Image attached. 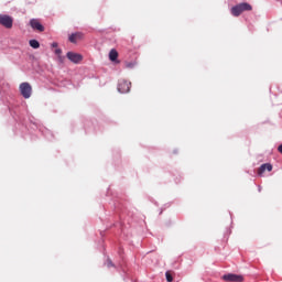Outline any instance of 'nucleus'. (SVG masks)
<instances>
[{
	"mask_svg": "<svg viewBox=\"0 0 282 282\" xmlns=\"http://www.w3.org/2000/svg\"><path fill=\"white\" fill-rule=\"evenodd\" d=\"M251 10H252V7L250 6V3L242 2L231 8V14L232 17H241L243 12H251Z\"/></svg>",
	"mask_w": 282,
	"mask_h": 282,
	"instance_id": "f257e3e1",
	"label": "nucleus"
},
{
	"mask_svg": "<svg viewBox=\"0 0 282 282\" xmlns=\"http://www.w3.org/2000/svg\"><path fill=\"white\" fill-rule=\"evenodd\" d=\"M14 23V20L12 17L7 14H0V25L6 28L7 30H12V25Z\"/></svg>",
	"mask_w": 282,
	"mask_h": 282,
	"instance_id": "f03ea898",
	"label": "nucleus"
},
{
	"mask_svg": "<svg viewBox=\"0 0 282 282\" xmlns=\"http://www.w3.org/2000/svg\"><path fill=\"white\" fill-rule=\"evenodd\" d=\"M118 91H120V94H129L131 91V82L127 79L119 80Z\"/></svg>",
	"mask_w": 282,
	"mask_h": 282,
	"instance_id": "7ed1b4c3",
	"label": "nucleus"
},
{
	"mask_svg": "<svg viewBox=\"0 0 282 282\" xmlns=\"http://www.w3.org/2000/svg\"><path fill=\"white\" fill-rule=\"evenodd\" d=\"M20 91L23 98H30V96H32V86L30 83H22L20 84Z\"/></svg>",
	"mask_w": 282,
	"mask_h": 282,
	"instance_id": "20e7f679",
	"label": "nucleus"
},
{
	"mask_svg": "<svg viewBox=\"0 0 282 282\" xmlns=\"http://www.w3.org/2000/svg\"><path fill=\"white\" fill-rule=\"evenodd\" d=\"M223 280L227 282H243V275L228 273L223 275Z\"/></svg>",
	"mask_w": 282,
	"mask_h": 282,
	"instance_id": "39448f33",
	"label": "nucleus"
},
{
	"mask_svg": "<svg viewBox=\"0 0 282 282\" xmlns=\"http://www.w3.org/2000/svg\"><path fill=\"white\" fill-rule=\"evenodd\" d=\"M68 61H70V63H75L78 64L80 63V61H83V55L78 54V53H74V52H68L66 54Z\"/></svg>",
	"mask_w": 282,
	"mask_h": 282,
	"instance_id": "423d86ee",
	"label": "nucleus"
},
{
	"mask_svg": "<svg viewBox=\"0 0 282 282\" xmlns=\"http://www.w3.org/2000/svg\"><path fill=\"white\" fill-rule=\"evenodd\" d=\"M30 25L32 30H36L37 32H45V26H43V24H41V22L36 19H32L30 21Z\"/></svg>",
	"mask_w": 282,
	"mask_h": 282,
	"instance_id": "0eeeda50",
	"label": "nucleus"
},
{
	"mask_svg": "<svg viewBox=\"0 0 282 282\" xmlns=\"http://www.w3.org/2000/svg\"><path fill=\"white\" fill-rule=\"evenodd\" d=\"M83 36L84 35L80 32L73 33L72 35H69L68 41L70 43H78V41H82Z\"/></svg>",
	"mask_w": 282,
	"mask_h": 282,
	"instance_id": "6e6552de",
	"label": "nucleus"
},
{
	"mask_svg": "<svg viewBox=\"0 0 282 282\" xmlns=\"http://www.w3.org/2000/svg\"><path fill=\"white\" fill-rule=\"evenodd\" d=\"M265 171H269V172L272 171V164L270 163L262 164L258 170V175H263Z\"/></svg>",
	"mask_w": 282,
	"mask_h": 282,
	"instance_id": "1a4fd4ad",
	"label": "nucleus"
},
{
	"mask_svg": "<svg viewBox=\"0 0 282 282\" xmlns=\"http://www.w3.org/2000/svg\"><path fill=\"white\" fill-rule=\"evenodd\" d=\"M109 58H110V61H112V63L118 61V51H116V48H112L109 52Z\"/></svg>",
	"mask_w": 282,
	"mask_h": 282,
	"instance_id": "9d476101",
	"label": "nucleus"
},
{
	"mask_svg": "<svg viewBox=\"0 0 282 282\" xmlns=\"http://www.w3.org/2000/svg\"><path fill=\"white\" fill-rule=\"evenodd\" d=\"M29 45L33 47V50H39L41 47V43L36 40H30Z\"/></svg>",
	"mask_w": 282,
	"mask_h": 282,
	"instance_id": "9b49d317",
	"label": "nucleus"
},
{
	"mask_svg": "<svg viewBox=\"0 0 282 282\" xmlns=\"http://www.w3.org/2000/svg\"><path fill=\"white\" fill-rule=\"evenodd\" d=\"M165 278L167 282H173V273L171 271H166Z\"/></svg>",
	"mask_w": 282,
	"mask_h": 282,
	"instance_id": "f8f14e48",
	"label": "nucleus"
},
{
	"mask_svg": "<svg viewBox=\"0 0 282 282\" xmlns=\"http://www.w3.org/2000/svg\"><path fill=\"white\" fill-rule=\"evenodd\" d=\"M55 54H56L57 57H58V56H62L63 50L56 48V50H55Z\"/></svg>",
	"mask_w": 282,
	"mask_h": 282,
	"instance_id": "ddd939ff",
	"label": "nucleus"
},
{
	"mask_svg": "<svg viewBox=\"0 0 282 282\" xmlns=\"http://www.w3.org/2000/svg\"><path fill=\"white\" fill-rule=\"evenodd\" d=\"M57 58L59 63H65V57L63 55H59Z\"/></svg>",
	"mask_w": 282,
	"mask_h": 282,
	"instance_id": "4468645a",
	"label": "nucleus"
},
{
	"mask_svg": "<svg viewBox=\"0 0 282 282\" xmlns=\"http://www.w3.org/2000/svg\"><path fill=\"white\" fill-rule=\"evenodd\" d=\"M126 67H127L128 69L133 68V63H126Z\"/></svg>",
	"mask_w": 282,
	"mask_h": 282,
	"instance_id": "2eb2a0df",
	"label": "nucleus"
},
{
	"mask_svg": "<svg viewBox=\"0 0 282 282\" xmlns=\"http://www.w3.org/2000/svg\"><path fill=\"white\" fill-rule=\"evenodd\" d=\"M278 151H279V153H281V155H282V144H280V145L278 147Z\"/></svg>",
	"mask_w": 282,
	"mask_h": 282,
	"instance_id": "dca6fc26",
	"label": "nucleus"
},
{
	"mask_svg": "<svg viewBox=\"0 0 282 282\" xmlns=\"http://www.w3.org/2000/svg\"><path fill=\"white\" fill-rule=\"evenodd\" d=\"M108 268H111V265H113V263L111 262V260H108Z\"/></svg>",
	"mask_w": 282,
	"mask_h": 282,
	"instance_id": "f3484780",
	"label": "nucleus"
},
{
	"mask_svg": "<svg viewBox=\"0 0 282 282\" xmlns=\"http://www.w3.org/2000/svg\"><path fill=\"white\" fill-rule=\"evenodd\" d=\"M52 47H58V43L56 42L52 43Z\"/></svg>",
	"mask_w": 282,
	"mask_h": 282,
	"instance_id": "a211bd4d",
	"label": "nucleus"
}]
</instances>
